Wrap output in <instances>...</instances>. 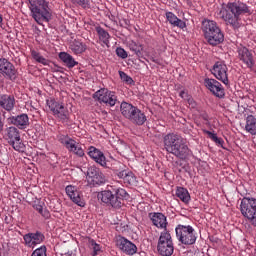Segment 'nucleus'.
<instances>
[{
	"label": "nucleus",
	"instance_id": "obj_42",
	"mask_svg": "<svg viewBox=\"0 0 256 256\" xmlns=\"http://www.w3.org/2000/svg\"><path fill=\"white\" fill-rule=\"evenodd\" d=\"M57 140L59 141V143H61V145H64V147L67 149V147L73 141V138L69 137V135L58 134L57 135Z\"/></svg>",
	"mask_w": 256,
	"mask_h": 256
},
{
	"label": "nucleus",
	"instance_id": "obj_51",
	"mask_svg": "<svg viewBox=\"0 0 256 256\" xmlns=\"http://www.w3.org/2000/svg\"><path fill=\"white\" fill-rule=\"evenodd\" d=\"M190 109H197V102L193 99V97H189L188 100H186Z\"/></svg>",
	"mask_w": 256,
	"mask_h": 256
},
{
	"label": "nucleus",
	"instance_id": "obj_23",
	"mask_svg": "<svg viewBox=\"0 0 256 256\" xmlns=\"http://www.w3.org/2000/svg\"><path fill=\"white\" fill-rule=\"evenodd\" d=\"M202 33L204 35V39H206V37L210 36L211 33H214V31L219 29V25L217 24V22L213 21V20H209V19H205L202 22Z\"/></svg>",
	"mask_w": 256,
	"mask_h": 256
},
{
	"label": "nucleus",
	"instance_id": "obj_40",
	"mask_svg": "<svg viewBox=\"0 0 256 256\" xmlns=\"http://www.w3.org/2000/svg\"><path fill=\"white\" fill-rule=\"evenodd\" d=\"M31 56L33 59L36 60L37 63H41V65H49V60H47V58L43 57L41 55V53L35 51V50H31Z\"/></svg>",
	"mask_w": 256,
	"mask_h": 256
},
{
	"label": "nucleus",
	"instance_id": "obj_18",
	"mask_svg": "<svg viewBox=\"0 0 256 256\" xmlns=\"http://www.w3.org/2000/svg\"><path fill=\"white\" fill-rule=\"evenodd\" d=\"M148 217L150 221H152L154 227L167 231V226L169 225V222H167V216H165V214L161 212H151L148 214Z\"/></svg>",
	"mask_w": 256,
	"mask_h": 256
},
{
	"label": "nucleus",
	"instance_id": "obj_36",
	"mask_svg": "<svg viewBox=\"0 0 256 256\" xmlns=\"http://www.w3.org/2000/svg\"><path fill=\"white\" fill-rule=\"evenodd\" d=\"M115 201H118L119 204V209L121 205H123V201H127L129 199V193H127V190L123 188H118L115 191V196H114Z\"/></svg>",
	"mask_w": 256,
	"mask_h": 256
},
{
	"label": "nucleus",
	"instance_id": "obj_49",
	"mask_svg": "<svg viewBox=\"0 0 256 256\" xmlns=\"http://www.w3.org/2000/svg\"><path fill=\"white\" fill-rule=\"evenodd\" d=\"M90 247L93 250V256H97L99 253H101V245L97 244L95 240L90 241Z\"/></svg>",
	"mask_w": 256,
	"mask_h": 256
},
{
	"label": "nucleus",
	"instance_id": "obj_4",
	"mask_svg": "<svg viewBox=\"0 0 256 256\" xmlns=\"http://www.w3.org/2000/svg\"><path fill=\"white\" fill-rule=\"evenodd\" d=\"M240 212L253 227H256V198L243 197L240 203Z\"/></svg>",
	"mask_w": 256,
	"mask_h": 256
},
{
	"label": "nucleus",
	"instance_id": "obj_15",
	"mask_svg": "<svg viewBox=\"0 0 256 256\" xmlns=\"http://www.w3.org/2000/svg\"><path fill=\"white\" fill-rule=\"evenodd\" d=\"M237 53L239 61H242V63H244L248 69H253V67H255L253 51L249 50V48L245 46H239L237 48Z\"/></svg>",
	"mask_w": 256,
	"mask_h": 256
},
{
	"label": "nucleus",
	"instance_id": "obj_45",
	"mask_svg": "<svg viewBox=\"0 0 256 256\" xmlns=\"http://www.w3.org/2000/svg\"><path fill=\"white\" fill-rule=\"evenodd\" d=\"M73 5H79L82 9H91V2L89 0H70Z\"/></svg>",
	"mask_w": 256,
	"mask_h": 256
},
{
	"label": "nucleus",
	"instance_id": "obj_14",
	"mask_svg": "<svg viewBox=\"0 0 256 256\" xmlns=\"http://www.w3.org/2000/svg\"><path fill=\"white\" fill-rule=\"evenodd\" d=\"M24 245L30 249H35L37 245H41L45 241V234L39 231L30 232L23 236Z\"/></svg>",
	"mask_w": 256,
	"mask_h": 256
},
{
	"label": "nucleus",
	"instance_id": "obj_58",
	"mask_svg": "<svg viewBox=\"0 0 256 256\" xmlns=\"http://www.w3.org/2000/svg\"><path fill=\"white\" fill-rule=\"evenodd\" d=\"M3 117H5V113H3Z\"/></svg>",
	"mask_w": 256,
	"mask_h": 256
},
{
	"label": "nucleus",
	"instance_id": "obj_10",
	"mask_svg": "<svg viewBox=\"0 0 256 256\" xmlns=\"http://www.w3.org/2000/svg\"><path fill=\"white\" fill-rule=\"evenodd\" d=\"M229 68H227V64L224 61H217L214 63L211 73L214 75L218 81L224 83V85H229V74L227 72Z\"/></svg>",
	"mask_w": 256,
	"mask_h": 256
},
{
	"label": "nucleus",
	"instance_id": "obj_27",
	"mask_svg": "<svg viewBox=\"0 0 256 256\" xmlns=\"http://www.w3.org/2000/svg\"><path fill=\"white\" fill-rule=\"evenodd\" d=\"M21 137V132L15 126H10L5 129L4 139L7 143H11V141L17 140Z\"/></svg>",
	"mask_w": 256,
	"mask_h": 256
},
{
	"label": "nucleus",
	"instance_id": "obj_46",
	"mask_svg": "<svg viewBox=\"0 0 256 256\" xmlns=\"http://www.w3.org/2000/svg\"><path fill=\"white\" fill-rule=\"evenodd\" d=\"M130 49L135 53L136 56L142 57L143 53V45L142 44H137L136 42H132Z\"/></svg>",
	"mask_w": 256,
	"mask_h": 256
},
{
	"label": "nucleus",
	"instance_id": "obj_30",
	"mask_svg": "<svg viewBox=\"0 0 256 256\" xmlns=\"http://www.w3.org/2000/svg\"><path fill=\"white\" fill-rule=\"evenodd\" d=\"M59 59L68 67V69H73V67L79 65V62L75 61V58L67 52H60Z\"/></svg>",
	"mask_w": 256,
	"mask_h": 256
},
{
	"label": "nucleus",
	"instance_id": "obj_7",
	"mask_svg": "<svg viewBox=\"0 0 256 256\" xmlns=\"http://www.w3.org/2000/svg\"><path fill=\"white\" fill-rule=\"evenodd\" d=\"M86 179L88 187H101V185H105V183L107 182L105 174L99 171V168L95 166H90L88 168Z\"/></svg>",
	"mask_w": 256,
	"mask_h": 256
},
{
	"label": "nucleus",
	"instance_id": "obj_13",
	"mask_svg": "<svg viewBox=\"0 0 256 256\" xmlns=\"http://www.w3.org/2000/svg\"><path fill=\"white\" fill-rule=\"evenodd\" d=\"M204 86L214 95V97H218V99H223V97H225V88H223V85L216 79L205 78Z\"/></svg>",
	"mask_w": 256,
	"mask_h": 256
},
{
	"label": "nucleus",
	"instance_id": "obj_35",
	"mask_svg": "<svg viewBox=\"0 0 256 256\" xmlns=\"http://www.w3.org/2000/svg\"><path fill=\"white\" fill-rule=\"evenodd\" d=\"M176 197L182 201V203H189L191 201V195L189 194V190L183 187H177L176 189Z\"/></svg>",
	"mask_w": 256,
	"mask_h": 256
},
{
	"label": "nucleus",
	"instance_id": "obj_6",
	"mask_svg": "<svg viewBox=\"0 0 256 256\" xmlns=\"http://www.w3.org/2000/svg\"><path fill=\"white\" fill-rule=\"evenodd\" d=\"M115 165V177H118V179H120L124 185H137V176H135L131 170L123 169L124 166L121 162H116Z\"/></svg>",
	"mask_w": 256,
	"mask_h": 256
},
{
	"label": "nucleus",
	"instance_id": "obj_3",
	"mask_svg": "<svg viewBox=\"0 0 256 256\" xmlns=\"http://www.w3.org/2000/svg\"><path fill=\"white\" fill-rule=\"evenodd\" d=\"M176 238L182 245H195L197 243V231L191 225L178 224L175 227Z\"/></svg>",
	"mask_w": 256,
	"mask_h": 256
},
{
	"label": "nucleus",
	"instance_id": "obj_43",
	"mask_svg": "<svg viewBox=\"0 0 256 256\" xmlns=\"http://www.w3.org/2000/svg\"><path fill=\"white\" fill-rule=\"evenodd\" d=\"M203 133H205V135H208V137L214 141V143H216V145H223V143H225V141H223L221 138L217 137V134L209 131V130H203Z\"/></svg>",
	"mask_w": 256,
	"mask_h": 256
},
{
	"label": "nucleus",
	"instance_id": "obj_31",
	"mask_svg": "<svg viewBox=\"0 0 256 256\" xmlns=\"http://www.w3.org/2000/svg\"><path fill=\"white\" fill-rule=\"evenodd\" d=\"M129 121L134 125H145V122L147 121V116H145V113H143V111L138 108L136 109Z\"/></svg>",
	"mask_w": 256,
	"mask_h": 256
},
{
	"label": "nucleus",
	"instance_id": "obj_20",
	"mask_svg": "<svg viewBox=\"0 0 256 256\" xmlns=\"http://www.w3.org/2000/svg\"><path fill=\"white\" fill-rule=\"evenodd\" d=\"M88 155L95 163L101 165V167H107V159L105 158V154L101 152V150L97 149L94 146H90L88 148Z\"/></svg>",
	"mask_w": 256,
	"mask_h": 256
},
{
	"label": "nucleus",
	"instance_id": "obj_26",
	"mask_svg": "<svg viewBox=\"0 0 256 256\" xmlns=\"http://www.w3.org/2000/svg\"><path fill=\"white\" fill-rule=\"evenodd\" d=\"M166 19L172 27H178L179 29H185L187 27V23L179 19L173 12H166Z\"/></svg>",
	"mask_w": 256,
	"mask_h": 256
},
{
	"label": "nucleus",
	"instance_id": "obj_53",
	"mask_svg": "<svg viewBox=\"0 0 256 256\" xmlns=\"http://www.w3.org/2000/svg\"><path fill=\"white\" fill-rule=\"evenodd\" d=\"M5 129V122H3V118L0 117V133H3Z\"/></svg>",
	"mask_w": 256,
	"mask_h": 256
},
{
	"label": "nucleus",
	"instance_id": "obj_16",
	"mask_svg": "<svg viewBox=\"0 0 256 256\" xmlns=\"http://www.w3.org/2000/svg\"><path fill=\"white\" fill-rule=\"evenodd\" d=\"M6 123L8 125H13V127H16V129H27L29 127V115L22 113L16 116H9L6 119Z\"/></svg>",
	"mask_w": 256,
	"mask_h": 256
},
{
	"label": "nucleus",
	"instance_id": "obj_2",
	"mask_svg": "<svg viewBox=\"0 0 256 256\" xmlns=\"http://www.w3.org/2000/svg\"><path fill=\"white\" fill-rule=\"evenodd\" d=\"M30 15L38 25L49 23L53 19V10L48 0H28Z\"/></svg>",
	"mask_w": 256,
	"mask_h": 256
},
{
	"label": "nucleus",
	"instance_id": "obj_52",
	"mask_svg": "<svg viewBox=\"0 0 256 256\" xmlns=\"http://www.w3.org/2000/svg\"><path fill=\"white\" fill-rule=\"evenodd\" d=\"M179 97H181V99H184V101H187L188 98L191 97V95H189V93H188L187 91L182 90V91H180V93H179Z\"/></svg>",
	"mask_w": 256,
	"mask_h": 256
},
{
	"label": "nucleus",
	"instance_id": "obj_38",
	"mask_svg": "<svg viewBox=\"0 0 256 256\" xmlns=\"http://www.w3.org/2000/svg\"><path fill=\"white\" fill-rule=\"evenodd\" d=\"M46 105L52 112V115H55L57 111L63 109V103L57 102L55 99L50 98L46 100Z\"/></svg>",
	"mask_w": 256,
	"mask_h": 256
},
{
	"label": "nucleus",
	"instance_id": "obj_9",
	"mask_svg": "<svg viewBox=\"0 0 256 256\" xmlns=\"http://www.w3.org/2000/svg\"><path fill=\"white\" fill-rule=\"evenodd\" d=\"M0 75L9 81H17L19 72L17 71V68H15V65L9 62L7 58H0Z\"/></svg>",
	"mask_w": 256,
	"mask_h": 256
},
{
	"label": "nucleus",
	"instance_id": "obj_50",
	"mask_svg": "<svg viewBox=\"0 0 256 256\" xmlns=\"http://www.w3.org/2000/svg\"><path fill=\"white\" fill-rule=\"evenodd\" d=\"M116 55L120 57V59H127L128 57L127 51H125V49L122 47L116 48Z\"/></svg>",
	"mask_w": 256,
	"mask_h": 256
},
{
	"label": "nucleus",
	"instance_id": "obj_12",
	"mask_svg": "<svg viewBox=\"0 0 256 256\" xmlns=\"http://www.w3.org/2000/svg\"><path fill=\"white\" fill-rule=\"evenodd\" d=\"M170 154L181 161H189V159L193 157V151L187 145V140H185V138L170 152Z\"/></svg>",
	"mask_w": 256,
	"mask_h": 256
},
{
	"label": "nucleus",
	"instance_id": "obj_28",
	"mask_svg": "<svg viewBox=\"0 0 256 256\" xmlns=\"http://www.w3.org/2000/svg\"><path fill=\"white\" fill-rule=\"evenodd\" d=\"M66 149L69 153H73V155H76V157H85V150H83V147H81V144L75 141V139H73L70 142V144H68Z\"/></svg>",
	"mask_w": 256,
	"mask_h": 256
},
{
	"label": "nucleus",
	"instance_id": "obj_32",
	"mask_svg": "<svg viewBox=\"0 0 256 256\" xmlns=\"http://www.w3.org/2000/svg\"><path fill=\"white\" fill-rule=\"evenodd\" d=\"M54 117L64 125H69L70 114L65 106H62V108L54 114Z\"/></svg>",
	"mask_w": 256,
	"mask_h": 256
},
{
	"label": "nucleus",
	"instance_id": "obj_17",
	"mask_svg": "<svg viewBox=\"0 0 256 256\" xmlns=\"http://www.w3.org/2000/svg\"><path fill=\"white\" fill-rule=\"evenodd\" d=\"M185 138L179 134L169 133L166 134L163 138L164 149L167 153H171V151L181 143Z\"/></svg>",
	"mask_w": 256,
	"mask_h": 256
},
{
	"label": "nucleus",
	"instance_id": "obj_5",
	"mask_svg": "<svg viewBox=\"0 0 256 256\" xmlns=\"http://www.w3.org/2000/svg\"><path fill=\"white\" fill-rule=\"evenodd\" d=\"M157 251L161 256H171L175 251V246L173 245V238L169 231H163L160 233L158 239Z\"/></svg>",
	"mask_w": 256,
	"mask_h": 256
},
{
	"label": "nucleus",
	"instance_id": "obj_29",
	"mask_svg": "<svg viewBox=\"0 0 256 256\" xmlns=\"http://www.w3.org/2000/svg\"><path fill=\"white\" fill-rule=\"evenodd\" d=\"M95 29L102 47L103 45H105L106 47H109L110 39H111V35L109 34V32H107L101 26H97Z\"/></svg>",
	"mask_w": 256,
	"mask_h": 256
},
{
	"label": "nucleus",
	"instance_id": "obj_56",
	"mask_svg": "<svg viewBox=\"0 0 256 256\" xmlns=\"http://www.w3.org/2000/svg\"><path fill=\"white\" fill-rule=\"evenodd\" d=\"M3 23V15L0 14V25Z\"/></svg>",
	"mask_w": 256,
	"mask_h": 256
},
{
	"label": "nucleus",
	"instance_id": "obj_41",
	"mask_svg": "<svg viewBox=\"0 0 256 256\" xmlns=\"http://www.w3.org/2000/svg\"><path fill=\"white\" fill-rule=\"evenodd\" d=\"M33 207L36 211H38V213H40V215H42V217H44V219H50L51 213L49 210H47V208H43L41 203L35 204Z\"/></svg>",
	"mask_w": 256,
	"mask_h": 256
},
{
	"label": "nucleus",
	"instance_id": "obj_44",
	"mask_svg": "<svg viewBox=\"0 0 256 256\" xmlns=\"http://www.w3.org/2000/svg\"><path fill=\"white\" fill-rule=\"evenodd\" d=\"M118 73L121 81L126 83V85H135V81L133 80V78H131V76L127 75V73L123 71H119Z\"/></svg>",
	"mask_w": 256,
	"mask_h": 256
},
{
	"label": "nucleus",
	"instance_id": "obj_54",
	"mask_svg": "<svg viewBox=\"0 0 256 256\" xmlns=\"http://www.w3.org/2000/svg\"><path fill=\"white\" fill-rule=\"evenodd\" d=\"M61 256H75V253L73 252V250H70L68 252H65L64 254H61Z\"/></svg>",
	"mask_w": 256,
	"mask_h": 256
},
{
	"label": "nucleus",
	"instance_id": "obj_55",
	"mask_svg": "<svg viewBox=\"0 0 256 256\" xmlns=\"http://www.w3.org/2000/svg\"><path fill=\"white\" fill-rule=\"evenodd\" d=\"M201 117L204 121H209V115L207 113L201 114Z\"/></svg>",
	"mask_w": 256,
	"mask_h": 256
},
{
	"label": "nucleus",
	"instance_id": "obj_8",
	"mask_svg": "<svg viewBox=\"0 0 256 256\" xmlns=\"http://www.w3.org/2000/svg\"><path fill=\"white\" fill-rule=\"evenodd\" d=\"M93 99L99 101V103H105L109 107H115L117 104V95L114 91L107 88H101L93 94Z\"/></svg>",
	"mask_w": 256,
	"mask_h": 256
},
{
	"label": "nucleus",
	"instance_id": "obj_25",
	"mask_svg": "<svg viewBox=\"0 0 256 256\" xmlns=\"http://www.w3.org/2000/svg\"><path fill=\"white\" fill-rule=\"evenodd\" d=\"M137 109L138 108L136 106L127 102H122L120 105V111L123 117H125V119H128V121H131V118L133 117Z\"/></svg>",
	"mask_w": 256,
	"mask_h": 256
},
{
	"label": "nucleus",
	"instance_id": "obj_22",
	"mask_svg": "<svg viewBox=\"0 0 256 256\" xmlns=\"http://www.w3.org/2000/svg\"><path fill=\"white\" fill-rule=\"evenodd\" d=\"M206 41L208 45H211L212 47H217V45H221L223 41H225V34H223V31L221 28H218L216 31L212 32L209 36H207Z\"/></svg>",
	"mask_w": 256,
	"mask_h": 256
},
{
	"label": "nucleus",
	"instance_id": "obj_57",
	"mask_svg": "<svg viewBox=\"0 0 256 256\" xmlns=\"http://www.w3.org/2000/svg\"><path fill=\"white\" fill-rule=\"evenodd\" d=\"M254 256H256V250H255Z\"/></svg>",
	"mask_w": 256,
	"mask_h": 256
},
{
	"label": "nucleus",
	"instance_id": "obj_11",
	"mask_svg": "<svg viewBox=\"0 0 256 256\" xmlns=\"http://www.w3.org/2000/svg\"><path fill=\"white\" fill-rule=\"evenodd\" d=\"M116 247L119 251L124 253V255L133 256L137 253V245L121 235L116 237Z\"/></svg>",
	"mask_w": 256,
	"mask_h": 256
},
{
	"label": "nucleus",
	"instance_id": "obj_39",
	"mask_svg": "<svg viewBox=\"0 0 256 256\" xmlns=\"http://www.w3.org/2000/svg\"><path fill=\"white\" fill-rule=\"evenodd\" d=\"M8 144L14 149V151H18L19 153H24L25 144L21 141V136H19L16 140H12L8 142Z\"/></svg>",
	"mask_w": 256,
	"mask_h": 256
},
{
	"label": "nucleus",
	"instance_id": "obj_34",
	"mask_svg": "<svg viewBox=\"0 0 256 256\" xmlns=\"http://www.w3.org/2000/svg\"><path fill=\"white\" fill-rule=\"evenodd\" d=\"M70 49L75 55H81V53H85V51H87V45L81 41L74 40L70 45Z\"/></svg>",
	"mask_w": 256,
	"mask_h": 256
},
{
	"label": "nucleus",
	"instance_id": "obj_37",
	"mask_svg": "<svg viewBox=\"0 0 256 256\" xmlns=\"http://www.w3.org/2000/svg\"><path fill=\"white\" fill-rule=\"evenodd\" d=\"M46 105L52 112V115H55L57 111L63 109V103L57 102L55 99L50 98L46 100Z\"/></svg>",
	"mask_w": 256,
	"mask_h": 256
},
{
	"label": "nucleus",
	"instance_id": "obj_48",
	"mask_svg": "<svg viewBox=\"0 0 256 256\" xmlns=\"http://www.w3.org/2000/svg\"><path fill=\"white\" fill-rule=\"evenodd\" d=\"M145 53L153 63H156L157 65L161 63V61L156 57L157 52L155 49L152 48L150 52L145 51Z\"/></svg>",
	"mask_w": 256,
	"mask_h": 256
},
{
	"label": "nucleus",
	"instance_id": "obj_1",
	"mask_svg": "<svg viewBox=\"0 0 256 256\" xmlns=\"http://www.w3.org/2000/svg\"><path fill=\"white\" fill-rule=\"evenodd\" d=\"M251 7L247 3L241 1L228 2L223 4L219 15L221 19L234 29L241 27V17L252 15Z\"/></svg>",
	"mask_w": 256,
	"mask_h": 256
},
{
	"label": "nucleus",
	"instance_id": "obj_24",
	"mask_svg": "<svg viewBox=\"0 0 256 256\" xmlns=\"http://www.w3.org/2000/svg\"><path fill=\"white\" fill-rule=\"evenodd\" d=\"M101 201L107 205H111L115 209H119V201L115 200V195L110 190H104L101 192Z\"/></svg>",
	"mask_w": 256,
	"mask_h": 256
},
{
	"label": "nucleus",
	"instance_id": "obj_19",
	"mask_svg": "<svg viewBox=\"0 0 256 256\" xmlns=\"http://www.w3.org/2000/svg\"><path fill=\"white\" fill-rule=\"evenodd\" d=\"M65 191L75 205H78V207H85V200L81 197V192H79L77 186L68 185L66 186Z\"/></svg>",
	"mask_w": 256,
	"mask_h": 256
},
{
	"label": "nucleus",
	"instance_id": "obj_33",
	"mask_svg": "<svg viewBox=\"0 0 256 256\" xmlns=\"http://www.w3.org/2000/svg\"><path fill=\"white\" fill-rule=\"evenodd\" d=\"M245 131L250 135H256V117L254 115L246 117Z\"/></svg>",
	"mask_w": 256,
	"mask_h": 256
},
{
	"label": "nucleus",
	"instance_id": "obj_21",
	"mask_svg": "<svg viewBox=\"0 0 256 256\" xmlns=\"http://www.w3.org/2000/svg\"><path fill=\"white\" fill-rule=\"evenodd\" d=\"M15 96L11 94H0V109L11 113L15 109Z\"/></svg>",
	"mask_w": 256,
	"mask_h": 256
},
{
	"label": "nucleus",
	"instance_id": "obj_47",
	"mask_svg": "<svg viewBox=\"0 0 256 256\" xmlns=\"http://www.w3.org/2000/svg\"><path fill=\"white\" fill-rule=\"evenodd\" d=\"M31 256H47V246L42 245L39 248L35 249Z\"/></svg>",
	"mask_w": 256,
	"mask_h": 256
}]
</instances>
